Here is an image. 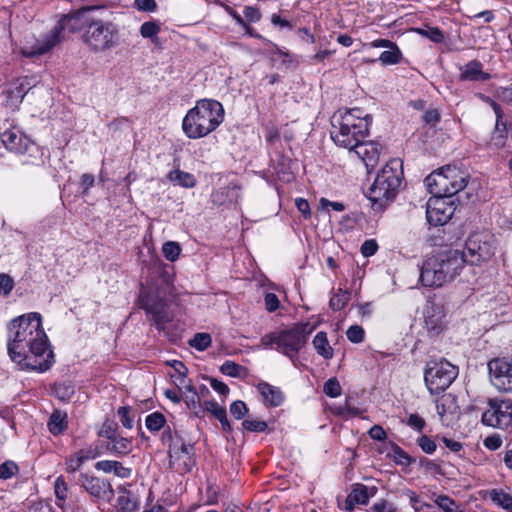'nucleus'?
<instances>
[{
    "instance_id": "nucleus-34",
    "label": "nucleus",
    "mask_w": 512,
    "mask_h": 512,
    "mask_svg": "<svg viewBox=\"0 0 512 512\" xmlns=\"http://www.w3.org/2000/svg\"><path fill=\"white\" fill-rule=\"evenodd\" d=\"M490 498L495 504L503 509L509 510L512 508V496L502 490H492Z\"/></svg>"
},
{
    "instance_id": "nucleus-52",
    "label": "nucleus",
    "mask_w": 512,
    "mask_h": 512,
    "mask_svg": "<svg viewBox=\"0 0 512 512\" xmlns=\"http://www.w3.org/2000/svg\"><path fill=\"white\" fill-rule=\"evenodd\" d=\"M133 6L141 12H155L158 7L155 0H134Z\"/></svg>"
},
{
    "instance_id": "nucleus-14",
    "label": "nucleus",
    "mask_w": 512,
    "mask_h": 512,
    "mask_svg": "<svg viewBox=\"0 0 512 512\" xmlns=\"http://www.w3.org/2000/svg\"><path fill=\"white\" fill-rule=\"evenodd\" d=\"M141 307L146 311L147 315L150 316L151 321L158 330H164L169 317L165 311V303L163 300L149 295H143L140 298Z\"/></svg>"
},
{
    "instance_id": "nucleus-11",
    "label": "nucleus",
    "mask_w": 512,
    "mask_h": 512,
    "mask_svg": "<svg viewBox=\"0 0 512 512\" xmlns=\"http://www.w3.org/2000/svg\"><path fill=\"white\" fill-rule=\"evenodd\" d=\"M77 484L93 498L105 502H111L114 498L112 485L106 479L81 473L78 477Z\"/></svg>"
},
{
    "instance_id": "nucleus-58",
    "label": "nucleus",
    "mask_w": 512,
    "mask_h": 512,
    "mask_svg": "<svg viewBox=\"0 0 512 512\" xmlns=\"http://www.w3.org/2000/svg\"><path fill=\"white\" fill-rule=\"evenodd\" d=\"M265 301V307L267 311L274 312L276 311L280 306V301L278 299V296L274 293H267L264 298Z\"/></svg>"
},
{
    "instance_id": "nucleus-64",
    "label": "nucleus",
    "mask_w": 512,
    "mask_h": 512,
    "mask_svg": "<svg viewBox=\"0 0 512 512\" xmlns=\"http://www.w3.org/2000/svg\"><path fill=\"white\" fill-rule=\"evenodd\" d=\"M368 434L370 438L377 441H383L387 438L385 430L380 425H374L373 427H371L370 430L368 431Z\"/></svg>"
},
{
    "instance_id": "nucleus-54",
    "label": "nucleus",
    "mask_w": 512,
    "mask_h": 512,
    "mask_svg": "<svg viewBox=\"0 0 512 512\" xmlns=\"http://www.w3.org/2000/svg\"><path fill=\"white\" fill-rule=\"evenodd\" d=\"M14 287V280L11 276L5 273L0 274V292L4 295H9Z\"/></svg>"
},
{
    "instance_id": "nucleus-35",
    "label": "nucleus",
    "mask_w": 512,
    "mask_h": 512,
    "mask_svg": "<svg viewBox=\"0 0 512 512\" xmlns=\"http://www.w3.org/2000/svg\"><path fill=\"white\" fill-rule=\"evenodd\" d=\"M435 503L445 512H461L460 506L447 495H438Z\"/></svg>"
},
{
    "instance_id": "nucleus-3",
    "label": "nucleus",
    "mask_w": 512,
    "mask_h": 512,
    "mask_svg": "<svg viewBox=\"0 0 512 512\" xmlns=\"http://www.w3.org/2000/svg\"><path fill=\"white\" fill-rule=\"evenodd\" d=\"M224 120V108L214 99H200L189 109L182 121V129L190 139L207 136Z\"/></svg>"
},
{
    "instance_id": "nucleus-43",
    "label": "nucleus",
    "mask_w": 512,
    "mask_h": 512,
    "mask_svg": "<svg viewBox=\"0 0 512 512\" xmlns=\"http://www.w3.org/2000/svg\"><path fill=\"white\" fill-rule=\"evenodd\" d=\"M291 159L284 155H280L276 161L275 170L280 175H291Z\"/></svg>"
},
{
    "instance_id": "nucleus-36",
    "label": "nucleus",
    "mask_w": 512,
    "mask_h": 512,
    "mask_svg": "<svg viewBox=\"0 0 512 512\" xmlns=\"http://www.w3.org/2000/svg\"><path fill=\"white\" fill-rule=\"evenodd\" d=\"M212 339L208 333H196L194 337L189 341L191 347L204 351L211 345Z\"/></svg>"
},
{
    "instance_id": "nucleus-51",
    "label": "nucleus",
    "mask_w": 512,
    "mask_h": 512,
    "mask_svg": "<svg viewBox=\"0 0 512 512\" xmlns=\"http://www.w3.org/2000/svg\"><path fill=\"white\" fill-rule=\"evenodd\" d=\"M417 444L426 454L434 453L437 448L435 441L426 435L419 437L417 439Z\"/></svg>"
},
{
    "instance_id": "nucleus-56",
    "label": "nucleus",
    "mask_w": 512,
    "mask_h": 512,
    "mask_svg": "<svg viewBox=\"0 0 512 512\" xmlns=\"http://www.w3.org/2000/svg\"><path fill=\"white\" fill-rule=\"evenodd\" d=\"M372 512H397L396 507L387 500L381 499L371 507Z\"/></svg>"
},
{
    "instance_id": "nucleus-57",
    "label": "nucleus",
    "mask_w": 512,
    "mask_h": 512,
    "mask_svg": "<svg viewBox=\"0 0 512 512\" xmlns=\"http://www.w3.org/2000/svg\"><path fill=\"white\" fill-rule=\"evenodd\" d=\"M117 505L123 512L132 511L136 508L135 501H133L128 495L119 496L117 499Z\"/></svg>"
},
{
    "instance_id": "nucleus-22",
    "label": "nucleus",
    "mask_w": 512,
    "mask_h": 512,
    "mask_svg": "<svg viewBox=\"0 0 512 512\" xmlns=\"http://www.w3.org/2000/svg\"><path fill=\"white\" fill-rule=\"evenodd\" d=\"M97 470L105 473L113 472L116 476L125 479L129 478L132 474V469L124 467L121 462L113 460H101L95 464Z\"/></svg>"
},
{
    "instance_id": "nucleus-18",
    "label": "nucleus",
    "mask_w": 512,
    "mask_h": 512,
    "mask_svg": "<svg viewBox=\"0 0 512 512\" xmlns=\"http://www.w3.org/2000/svg\"><path fill=\"white\" fill-rule=\"evenodd\" d=\"M377 491L376 486L368 487L362 483L353 484L352 490L346 499V508L352 509L355 504H367L370 497L375 496Z\"/></svg>"
},
{
    "instance_id": "nucleus-45",
    "label": "nucleus",
    "mask_w": 512,
    "mask_h": 512,
    "mask_svg": "<svg viewBox=\"0 0 512 512\" xmlns=\"http://www.w3.org/2000/svg\"><path fill=\"white\" fill-rule=\"evenodd\" d=\"M203 412V410H201ZM204 411L211 413L216 419L223 418L225 415V407L220 406L217 402L210 400L204 402Z\"/></svg>"
},
{
    "instance_id": "nucleus-61",
    "label": "nucleus",
    "mask_w": 512,
    "mask_h": 512,
    "mask_svg": "<svg viewBox=\"0 0 512 512\" xmlns=\"http://www.w3.org/2000/svg\"><path fill=\"white\" fill-rule=\"evenodd\" d=\"M208 380L210 386L220 395L226 396L229 393V387L224 382H221L213 377H209Z\"/></svg>"
},
{
    "instance_id": "nucleus-47",
    "label": "nucleus",
    "mask_w": 512,
    "mask_h": 512,
    "mask_svg": "<svg viewBox=\"0 0 512 512\" xmlns=\"http://www.w3.org/2000/svg\"><path fill=\"white\" fill-rule=\"evenodd\" d=\"M242 426L245 430L250 432H264L268 428V425L265 421L250 419L244 420L242 422Z\"/></svg>"
},
{
    "instance_id": "nucleus-13",
    "label": "nucleus",
    "mask_w": 512,
    "mask_h": 512,
    "mask_svg": "<svg viewBox=\"0 0 512 512\" xmlns=\"http://www.w3.org/2000/svg\"><path fill=\"white\" fill-rule=\"evenodd\" d=\"M0 140L7 150L17 154H25L35 148V144L16 127L2 132Z\"/></svg>"
},
{
    "instance_id": "nucleus-25",
    "label": "nucleus",
    "mask_w": 512,
    "mask_h": 512,
    "mask_svg": "<svg viewBox=\"0 0 512 512\" xmlns=\"http://www.w3.org/2000/svg\"><path fill=\"white\" fill-rule=\"evenodd\" d=\"M107 449L117 455H126L132 450V439L117 435L115 439H112L111 443L107 445Z\"/></svg>"
},
{
    "instance_id": "nucleus-44",
    "label": "nucleus",
    "mask_w": 512,
    "mask_h": 512,
    "mask_svg": "<svg viewBox=\"0 0 512 512\" xmlns=\"http://www.w3.org/2000/svg\"><path fill=\"white\" fill-rule=\"evenodd\" d=\"M419 465L427 472H432L436 475L444 476V472L441 466L433 460H430L426 457H421L419 460Z\"/></svg>"
},
{
    "instance_id": "nucleus-39",
    "label": "nucleus",
    "mask_w": 512,
    "mask_h": 512,
    "mask_svg": "<svg viewBox=\"0 0 512 512\" xmlns=\"http://www.w3.org/2000/svg\"><path fill=\"white\" fill-rule=\"evenodd\" d=\"M415 32L434 43H441L444 40L443 32L438 27H429L428 29L416 28Z\"/></svg>"
},
{
    "instance_id": "nucleus-49",
    "label": "nucleus",
    "mask_w": 512,
    "mask_h": 512,
    "mask_svg": "<svg viewBox=\"0 0 512 512\" xmlns=\"http://www.w3.org/2000/svg\"><path fill=\"white\" fill-rule=\"evenodd\" d=\"M117 425L113 422L106 421L103 423L101 429L98 432L100 437H105L109 440L115 439L117 436Z\"/></svg>"
},
{
    "instance_id": "nucleus-31",
    "label": "nucleus",
    "mask_w": 512,
    "mask_h": 512,
    "mask_svg": "<svg viewBox=\"0 0 512 512\" xmlns=\"http://www.w3.org/2000/svg\"><path fill=\"white\" fill-rule=\"evenodd\" d=\"M350 300V292L341 288L330 298L329 306L334 311L343 309Z\"/></svg>"
},
{
    "instance_id": "nucleus-4",
    "label": "nucleus",
    "mask_w": 512,
    "mask_h": 512,
    "mask_svg": "<svg viewBox=\"0 0 512 512\" xmlns=\"http://www.w3.org/2000/svg\"><path fill=\"white\" fill-rule=\"evenodd\" d=\"M402 177V161L397 158L389 160L378 172L366 194L374 210H384L395 199Z\"/></svg>"
},
{
    "instance_id": "nucleus-10",
    "label": "nucleus",
    "mask_w": 512,
    "mask_h": 512,
    "mask_svg": "<svg viewBox=\"0 0 512 512\" xmlns=\"http://www.w3.org/2000/svg\"><path fill=\"white\" fill-rule=\"evenodd\" d=\"M491 384L500 392H512V357H498L487 364Z\"/></svg>"
},
{
    "instance_id": "nucleus-8",
    "label": "nucleus",
    "mask_w": 512,
    "mask_h": 512,
    "mask_svg": "<svg viewBox=\"0 0 512 512\" xmlns=\"http://www.w3.org/2000/svg\"><path fill=\"white\" fill-rule=\"evenodd\" d=\"M495 253V240L488 232H474L465 242V263L476 265L489 260Z\"/></svg>"
},
{
    "instance_id": "nucleus-40",
    "label": "nucleus",
    "mask_w": 512,
    "mask_h": 512,
    "mask_svg": "<svg viewBox=\"0 0 512 512\" xmlns=\"http://www.w3.org/2000/svg\"><path fill=\"white\" fill-rule=\"evenodd\" d=\"M323 392L331 397L336 398L341 395L342 388L336 377L329 378L323 386Z\"/></svg>"
},
{
    "instance_id": "nucleus-1",
    "label": "nucleus",
    "mask_w": 512,
    "mask_h": 512,
    "mask_svg": "<svg viewBox=\"0 0 512 512\" xmlns=\"http://www.w3.org/2000/svg\"><path fill=\"white\" fill-rule=\"evenodd\" d=\"M7 350L20 370L42 373L52 367L54 354L39 313H28L10 321Z\"/></svg>"
},
{
    "instance_id": "nucleus-7",
    "label": "nucleus",
    "mask_w": 512,
    "mask_h": 512,
    "mask_svg": "<svg viewBox=\"0 0 512 512\" xmlns=\"http://www.w3.org/2000/svg\"><path fill=\"white\" fill-rule=\"evenodd\" d=\"M458 367L445 359L429 361L424 371V381L431 394L445 391L458 376Z\"/></svg>"
},
{
    "instance_id": "nucleus-6",
    "label": "nucleus",
    "mask_w": 512,
    "mask_h": 512,
    "mask_svg": "<svg viewBox=\"0 0 512 512\" xmlns=\"http://www.w3.org/2000/svg\"><path fill=\"white\" fill-rule=\"evenodd\" d=\"M355 119L349 115H333L331 118V139L337 146L352 150L369 135L367 124L359 121L354 124Z\"/></svg>"
},
{
    "instance_id": "nucleus-63",
    "label": "nucleus",
    "mask_w": 512,
    "mask_h": 512,
    "mask_svg": "<svg viewBox=\"0 0 512 512\" xmlns=\"http://www.w3.org/2000/svg\"><path fill=\"white\" fill-rule=\"evenodd\" d=\"M425 123L434 126L440 121V113L437 109L427 110L423 115Z\"/></svg>"
},
{
    "instance_id": "nucleus-55",
    "label": "nucleus",
    "mask_w": 512,
    "mask_h": 512,
    "mask_svg": "<svg viewBox=\"0 0 512 512\" xmlns=\"http://www.w3.org/2000/svg\"><path fill=\"white\" fill-rule=\"evenodd\" d=\"M378 250V244L375 239H368L361 245V253L364 257L373 256Z\"/></svg>"
},
{
    "instance_id": "nucleus-46",
    "label": "nucleus",
    "mask_w": 512,
    "mask_h": 512,
    "mask_svg": "<svg viewBox=\"0 0 512 512\" xmlns=\"http://www.w3.org/2000/svg\"><path fill=\"white\" fill-rule=\"evenodd\" d=\"M364 334V329L360 325H352L346 332L348 340L352 343H361L364 339Z\"/></svg>"
},
{
    "instance_id": "nucleus-62",
    "label": "nucleus",
    "mask_w": 512,
    "mask_h": 512,
    "mask_svg": "<svg viewBox=\"0 0 512 512\" xmlns=\"http://www.w3.org/2000/svg\"><path fill=\"white\" fill-rule=\"evenodd\" d=\"M173 368L178 374V378L176 380L178 384H184L186 382L187 367L181 361H174Z\"/></svg>"
},
{
    "instance_id": "nucleus-20",
    "label": "nucleus",
    "mask_w": 512,
    "mask_h": 512,
    "mask_svg": "<svg viewBox=\"0 0 512 512\" xmlns=\"http://www.w3.org/2000/svg\"><path fill=\"white\" fill-rule=\"evenodd\" d=\"M257 390L263 397L265 403L271 407H278L284 401V395L280 388L267 382H261L257 385Z\"/></svg>"
},
{
    "instance_id": "nucleus-5",
    "label": "nucleus",
    "mask_w": 512,
    "mask_h": 512,
    "mask_svg": "<svg viewBox=\"0 0 512 512\" xmlns=\"http://www.w3.org/2000/svg\"><path fill=\"white\" fill-rule=\"evenodd\" d=\"M308 324H296L290 329L273 332L262 337L265 347L276 346V350L286 355L291 361L297 359L298 352L306 345L310 331Z\"/></svg>"
},
{
    "instance_id": "nucleus-24",
    "label": "nucleus",
    "mask_w": 512,
    "mask_h": 512,
    "mask_svg": "<svg viewBox=\"0 0 512 512\" xmlns=\"http://www.w3.org/2000/svg\"><path fill=\"white\" fill-rule=\"evenodd\" d=\"M313 346L324 359H331L333 357V348L330 346L325 332L320 331L315 335Z\"/></svg>"
},
{
    "instance_id": "nucleus-41",
    "label": "nucleus",
    "mask_w": 512,
    "mask_h": 512,
    "mask_svg": "<svg viewBox=\"0 0 512 512\" xmlns=\"http://www.w3.org/2000/svg\"><path fill=\"white\" fill-rule=\"evenodd\" d=\"M117 416L123 427L132 429L134 425V417L131 416V408L128 406H121L117 410Z\"/></svg>"
},
{
    "instance_id": "nucleus-53",
    "label": "nucleus",
    "mask_w": 512,
    "mask_h": 512,
    "mask_svg": "<svg viewBox=\"0 0 512 512\" xmlns=\"http://www.w3.org/2000/svg\"><path fill=\"white\" fill-rule=\"evenodd\" d=\"M83 460L80 455L77 453L71 455L66 460V472L67 473H75L83 464Z\"/></svg>"
},
{
    "instance_id": "nucleus-60",
    "label": "nucleus",
    "mask_w": 512,
    "mask_h": 512,
    "mask_svg": "<svg viewBox=\"0 0 512 512\" xmlns=\"http://www.w3.org/2000/svg\"><path fill=\"white\" fill-rule=\"evenodd\" d=\"M407 424L416 429L417 431H422L423 428L425 427L426 425V422L425 420L419 416L418 414H411L408 418V421H407Z\"/></svg>"
},
{
    "instance_id": "nucleus-26",
    "label": "nucleus",
    "mask_w": 512,
    "mask_h": 512,
    "mask_svg": "<svg viewBox=\"0 0 512 512\" xmlns=\"http://www.w3.org/2000/svg\"><path fill=\"white\" fill-rule=\"evenodd\" d=\"M161 31V26L156 21H146L139 29L140 35L145 39H150L152 43L158 42V34Z\"/></svg>"
},
{
    "instance_id": "nucleus-23",
    "label": "nucleus",
    "mask_w": 512,
    "mask_h": 512,
    "mask_svg": "<svg viewBox=\"0 0 512 512\" xmlns=\"http://www.w3.org/2000/svg\"><path fill=\"white\" fill-rule=\"evenodd\" d=\"M167 179L174 185L181 186L183 188H193L197 183L193 174L180 169L171 170L167 174Z\"/></svg>"
},
{
    "instance_id": "nucleus-19",
    "label": "nucleus",
    "mask_w": 512,
    "mask_h": 512,
    "mask_svg": "<svg viewBox=\"0 0 512 512\" xmlns=\"http://www.w3.org/2000/svg\"><path fill=\"white\" fill-rule=\"evenodd\" d=\"M490 74L482 70V63L472 60L461 68L460 80L462 81H486Z\"/></svg>"
},
{
    "instance_id": "nucleus-16",
    "label": "nucleus",
    "mask_w": 512,
    "mask_h": 512,
    "mask_svg": "<svg viewBox=\"0 0 512 512\" xmlns=\"http://www.w3.org/2000/svg\"><path fill=\"white\" fill-rule=\"evenodd\" d=\"M381 148V145L377 142L363 140L352 150L363 161L367 170H369L377 164Z\"/></svg>"
},
{
    "instance_id": "nucleus-50",
    "label": "nucleus",
    "mask_w": 512,
    "mask_h": 512,
    "mask_svg": "<svg viewBox=\"0 0 512 512\" xmlns=\"http://www.w3.org/2000/svg\"><path fill=\"white\" fill-rule=\"evenodd\" d=\"M248 412V407L245 402L241 400L234 401L230 405V413L236 419L243 418Z\"/></svg>"
},
{
    "instance_id": "nucleus-42",
    "label": "nucleus",
    "mask_w": 512,
    "mask_h": 512,
    "mask_svg": "<svg viewBox=\"0 0 512 512\" xmlns=\"http://www.w3.org/2000/svg\"><path fill=\"white\" fill-rule=\"evenodd\" d=\"M19 467L18 465L11 460H7L0 465V479L7 480L13 477L16 473H18Z\"/></svg>"
},
{
    "instance_id": "nucleus-48",
    "label": "nucleus",
    "mask_w": 512,
    "mask_h": 512,
    "mask_svg": "<svg viewBox=\"0 0 512 512\" xmlns=\"http://www.w3.org/2000/svg\"><path fill=\"white\" fill-rule=\"evenodd\" d=\"M244 18L246 22L257 23L262 18V13L258 7L245 6L243 10Z\"/></svg>"
},
{
    "instance_id": "nucleus-27",
    "label": "nucleus",
    "mask_w": 512,
    "mask_h": 512,
    "mask_svg": "<svg viewBox=\"0 0 512 512\" xmlns=\"http://www.w3.org/2000/svg\"><path fill=\"white\" fill-rule=\"evenodd\" d=\"M393 461L400 466L408 467L416 461L415 458L411 457L406 451H404L397 444H392V455H390Z\"/></svg>"
},
{
    "instance_id": "nucleus-2",
    "label": "nucleus",
    "mask_w": 512,
    "mask_h": 512,
    "mask_svg": "<svg viewBox=\"0 0 512 512\" xmlns=\"http://www.w3.org/2000/svg\"><path fill=\"white\" fill-rule=\"evenodd\" d=\"M468 178L465 172L450 165L425 178V184L433 194L426 208V218L430 225L441 226L452 218L456 210L452 197L467 186Z\"/></svg>"
},
{
    "instance_id": "nucleus-15",
    "label": "nucleus",
    "mask_w": 512,
    "mask_h": 512,
    "mask_svg": "<svg viewBox=\"0 0 512 512\" xmlns=\"http://www.w3.org/2000/svg\"><path fill=\"white\" fill-rule=\"evenodd\" d=\"M439 265L434 256L426 259L420 270V281L426 287H440L446 283L443 271L438 269Z\"/></svg>"
},
{
    "instance_id": "nucleus-9",
    "label": "nucleus",
    "mask_w": 512,
    "mask_h": 512,
    "mask_svg": "<svg viewBox=\"0 0 512 512\" xmlns=\"http://www.w3.org/2000/svg\"><path fill=\"white\" fill-rule=\"evenodd\" d=\"M487 404L488 408L482 414V423L494 428H507L512 422V400L490 398Z\"/></svg>"
},
{
    "instance_id": "nucleus-21",
    "label": "nucleus",
    "mask_w": 512,
    "mask_h": 512,
    "mask_svg": "<svg viewBox=\"0 0 512 512\" xmlns=\"http://www.w3.org/2000/svg\"><path fill=\"white\" fill-rule=\"evenodd\" d=\"M47 427L54 436L63 434L68 428L67 413L62 410H54L48 419Z\"/></svg>"
},
{
    "instance_id": "nucleus-32",
    "label": "nucleus",
    "mask_w": 512,
    "mask_h": 512,
    "mask_svg": "<svg viewBox=\"0 0 512 512\" xmlns=\"http://www.w3.org/2000/svg\"><path fill=\"white\" fill-rule=\"evenodd\" d=\"M335 115H349L355 119L354 124H359V121L367 124V128L369 129L372 123V116L369 114L363 115V111L360 108H353L349 110H338Z\"/></svg>"
},
{
    "instance_id": "nucleus-33",
    "label": "nucleus",
    "mask_w": 512,
    "mask_h": 512,
    "mask_svg": "<svg viewBox=\"0 0 512 512\" xmlns=\"http://www.w3.org/2000/svg\"><path fill=\"white\" fill-rule=\"evenodd\" d=\"M424 329L431 337L440 334L443 330V323L440 317L436 315L426 316L424 320Z\"/></svg>"
},
{
    "instance_id": "nucleus-30",
    "label": "nucleus",
    "mask_w": 512,
    "mask_h": 512,
    "mask_svg": "<svg viewBox=\"0 0 512 512\" xmlns=\"http://www.w3.org/2000/svg\"><path fill=\"white\" fill-rule=\"evenodd\" d=\"M403 55L399 47L396 45L393 49L383 51L378 60L383 65H395L401 62Z\"/></svg>"
},
{
    "instance_id": "nucleus-59",
    "label": "nucleus",
    "mask_w": 512,
    "mask_h": 512,
    "mask_svg": "<svg viewBox=\"0 0 512 512\" xmlns=\"http://www.w3.org/2000/svg\"><path fill=\"white\" fill-rule=\"evenodd\" d=\"M496 97L504 102H512V83L496 89Z\"/></svg>"
},
{
    "instance_id": "nucleus-12",
    "label": "nucleus",
    "mask_w": 512,
    "mask_h": 512,
    "mask_svg": "<svg viewBox=\"0 0 512 512\" xmlns=\"http://www.w3.org/2000/svg\"><path fill=\"white\" fill-rule=\"evenodd\" d=\"M433 256L437 259L438 269L443 271L446 282L453 280L465 263V255L460 250H448Z\"/></svg>"
},
{
    "instance_id": "nucleus-28",
    "label": "nucleus",
    "mask_w": 512,
    "mask_h": 512,
    "mask_svg": "<svg viewBox=\"0 0 512 512\" xmlns=\"http://www.w3.org/2000/svg\"><path fill=\"white\" fill-rule=\"evenodd\" d=\"M68 492L69 488L64 477L62 475L57 477L54 482V493L57 499V505L59 507H64V502L68 497Z\"/></svg>"
},
{
    "instance_id": "nucleus-17",
    "label": "nucleus",
    "mask_w": 512,
    "mask_h": 512,
    "mask_svg": "<svg viewBox=\"0 0 512 512\" xmlns=\"http://www.w3.org/2000/svg\"><path fill=\"white\" fill-rule=\"evenodd\" d=\"M481 99L488 103L493 109L496 116V123L494 133L496 134L495 139H499L497 144H504V140L507 138V129L510 119L504 118V113L501 106L488 96L481 95Z\"/></svg>"
},
{
    "instance_id": "nucleus-29",
    "label": "nucleus",
    "mask_w": 512,
    "mask_h": 512,
    "mask_svg": "<svg viewBox=\"0 0 512 512\" xmlns=\"http://www.w3.org/2000/svg\"><path fill=\"white\" fill-rule=\"evenodd\" d=\"M165 424V416L158 411L149 414L145 420L147 429L152 433L160 431L162 428H164Z\"/></svg>"
},
{
    "instance_id": "nucleus-37",
    "label": "nucleus",
    "mask_w": 512,
    "mask_h": 512,
    "mask_svg": "<svg viewBox=\"0 0 512 512\" xmlns=\"http://www.w3.org/2000/svg\"><path fill=\"white\" fill-rule=\"evenodd\" d=\"M162 252L168 261L174 262L180 255L181 247L177 242L168 241L163 244Z\"/></svg>"
},
{
    "instance_id": "nucleus-38",
    "label": "nucleus",
    "mask_w": 512,
    "mask_h": 512,
    "mask_svg": "<svg viewBox=\"0 0 512 512\" xmlns=\"http://www.w3.org/2000/svg\"><path fill=\"white\" fill-rule=\"evenodd\" d=\"M222 374L230 377H240L242 372H245V368L234 361L227 360L220 366Z\"/></svg>"
}]
</instances>
